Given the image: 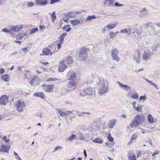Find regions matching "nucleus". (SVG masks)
Wrapping results in <instances>:
<instances>
[{"label": "nucleus", "mask_w": 160, "mask_h": 160, "mask_svg": "<svg viewBox=\"0 0 160 160\" xmlns=\"http://www.w3.org/2000/svg\"><path fill=\"white\" fill-rule=\"evenodd\" d=\"M153 54V50L152 48L151 47H148L145 51L143 54L142 58L143 60L145 61L149 59Z\"/></svg>", "instance_id": "f257e3e1"}, {"label": "nucleus", "mask_w": 160, "mask_h": 160, "mask_svg": "<svg viewBox=\"0 0 160 160\" xmlns=\"http://www.w3.org/2000/svg\"><path fill=\"white\" fill-rule=\"evenodd\" d=\"M88 54L86 49L81 48L79 52V58L80 60H85L88 58Z\"/></svg>", "instance_id": "f03ea898"}, {"label": "nucleus", "mask_w": 160, "mask_h": 160, "mask_svg": "<svg viewBox=\"0 0 160 160\" xmlns=\"http://www.w3.org/2000/svg\"><path fill=\"white\" fill-rule=\"evenodd\" d=\"M119 51L116 48H113L111 51L112 57L113 60L117 62L119 61V58L118 55Z\"/></svg>", "instance_id": "7ed1b4c3"}, {"label": "nucleus", "mask_w": 160, "mask_h": 160, "mask_svg": "<svg viewBox=\"0 0 160 160\" xmlns=\"http://www.w3.org/2000/svg\"><path fill=\"white\" fill-rule=\"evenodd\" d=\"M95 93V91L94 90L91 88H88L85 90H83L82 92L80 93V94L81 96H84L85 95H93Z\"/></svg>", "instance_id": "20e7f679"}, {"label": "nucleus", "mask_w": 160, "mask_h": 160, "mask_svg": "<svg viewBox=\"0 0 160 160\" xmlns=\"http://www.w3.org/2000/svg\"><path fill=\"white\" fill-rule=\"evenodd\" d=\"M108 83L107 82H106L104 83V85L102 87L99 89L98 92L99 94H102L107 92L108 90Z\"/></svg>", "instance_id": "39448f33"}, {"label": "nucleus", "mask_w": 160, "mask_h": 160, "mask_svg": "<svg viewBox=\"0 0 160 160\" xmlns=\"http://www.w3.org/2000/svg\"><path fill=\"white\" fill-rule=\"evenodd\" d=\"M144 117L142 115H137L135 118L134 121L137 124H140L144 120Z\"/></svg>", "instance_id": "423d86ee"}, {"label": "nucleus", "mask_w": 160, "mask_h": 160, "mask_svg": "<svg viewBox=\"0 0 160 160\" xmlns=\"http://www.w3.org/2000/svg\"><path fill=\"white\" fill-rule=\"evenodd\" d=\"M16 106L17 110L20 112L22 111L23 108L25 106V103L23 102H22L18 100L16 103Z\"/></svg>", "instance_id": "0eeeda50"}, {"label": "nucleus", "mask_w": 160, "mask_h": 160, "mask_svg": "<svg viewBox=\"0 0 160 160\" xmlns=\"http://www.w3.org/2000/svg\"><path fill=\"white\" fill-rule=\"evenodd\" d=\"M42 87L45 91L48 92H51L53 88V85L52 84L49 85L43 84Z\"/></svg>", "instance_id": "6e6552de"}, {"label": "nucleus", "mask_w": 160, "mask_h": 160, "mask_svg": "<svg viewBox=\"0 0 160 160\" xmlns=\"http://www.w3.org/2000/svg\"><path fill=\"white\" fill-rule=\"evenodd\" d=\"M8 97L6 95H4L0 98V104L4 105L8 100Z\"/></svg>", "instance_id": "1a4fd4ad"}, {"label": "nucleus", "mask_w": 160, "mask_h": 160, "mask_svg": "<svg viewBox=\"0 0 160 160\" xmlns=\"http://www.w3.org/2000/svg\"><path fill=\"white\" fill-rule=\"evenodd\" d=\"M47 0H36V4L37 6H42L46 5L48 3Z\"/></svg>", "instance_id": "9d476101"}, {"label": "nucleus", "mask_w": 160, "mask_h": 160, "mask_svg": "<svg viewBox=\"0 0 160 160\" xmlns=\"http://www.w3.org/2000/svg\"><path fill=\"white\" fill-rule=\"evenodd\" d=\"M11 29L12 31L16 32H18L20 31L21 29H22V25H17L15 26H11Z\"/></svg>", "instance_id": "9b49d317"}, {"label": "nucleus", "mask_w": 160, "mask_h": 160, "mask_svg": "<svg viewBox=\"0 0 160 160\" xmlns=\"http://www.w3.org/2000/svg\"><path fill=\"white\" fill-rule=\"evenodd\" d=\"M140 53L138 51L137 52L134 54L133 57V60L134 61H135L137 63H139L140 61Z\"/></svg>", "instance_id": "f8f14e48"}, {"label": "nucleus", "mask_w": 160, "mask_h": 160, "mask_svg": "<svg viewBox=\"0 0 160 160\" xmlns=\"http://www.w3.org/2000/svg\"><path fill=\"white\" fill-rule=\"evenodd\" d=\"M72 112L67 111L66 112H63L61 109H58V112L59 115L61 116H68L71 115Z\"/></svg>", "instance_id": "ddd939ff"}, {"label": "nucleus", "mask_w": 160, "mask_h": 160, "mask_svg": "<svg viewBox=\"0 0 160 160\" xmlns=\"http://www.w3.org/2000/svg\"><path fill=\"white\" fill-rule=\"evenodd\" d=\"M67 67V66L62 61L61 63L60 64L59 66V71L61 72H63L66 68Z\"/></svg>", "instance_id": "4468645a"}, {"label": "nucleus", "mask_w": 160, "mask_h": 160, "mask_svg": "<svg viewBox=\"0 0 160 160\" xmlns=\"http://www.w3.org/2000/svg\"><path fill=\"white\" fill-rule=\"evenodd\" d=\"M68 76H69V80H73L76 78L75 73L71 71L67 73Z\"/></svg>", "instance_id": "2eb2a0df"}, {"label": "nucleus", "mask_w": 160, "mask_h": 160, "mask_svg": "<svg viewBox=\"0 0 160 160\" xmlns=\"http://www.w3.org/2000/svg\"><path fill=\"white\" fill-rule=\"evenodd\" d=\"M116 123L117 120L115 119H113L110 120L109 122V128H113Z\"/></svg>", "instance_id": "dca6fc26"}, {"label": "nucleus", "mask_w": 160, "mask_h": 160, "mask_svg": "<svg viewBox=\"0 0 160 160\" xmlns=\"http://www.w3.org/2000/svg\"><path fill=\"white\" fill-rule=\"evenodd\" d=\"M43 55H51L52 53L50 49L48 48H45L42 50Z\"/></svg>", "instance_id": "f3484780"}, {"label": "nucleus", "mask_w": 160, "mask_h": 160, "mask_svg": "<svg viewBox=\"0 0 160 160\" xmlns=\"http://www.w3.org/2000/svg\"><path fill=\"white\" fill-rule=\"evenodd\" d=\"M76 85V82L75 81H71L68 82L67 85L68 87L71 88Z\"/></svg>", "instance_id": "a211bd4d"}, {"label": "nucleus", "mask_w": 160, "mask_h": 160, "mask_svg": "<svg viewBox=\"0 0 160 160\" xmlns=\"http://www.w3.org/2000/svg\"><path fill=\"white\" fill-rule=\"evenodd\" d=\"M33 96L35 97H37L43 99L45 97L44 93L42 92H38L35 93L33 94Z\"/></svg>", "instance_id": "6ab92c4d"}, {"label": "nucleus", "mask_w": 160, "mask_h": 160, "mask_svg": "<svg viewBox=\"0 0 160 160\" xmlns=\"http://www.w3.org/2000/svg\"><path fill=\"white\" fill-rule=\"evenodd\" d=\"M1 78L2 80L6 82H8L10 80L9 75L7 74L2 75Z\"/></svg>", "instance_id": "aec40b11"}, {"label": "nucleus", "mask_w": 160, "mask_h": 160, "mask_svg": "<svg viewBox=\"0 0 160 160\" xmlns=\"http://www.w3.org/2000/svg\"><path fill=\"white\" fill-rule=\"evenodd\" d=\"M91 113L89 112H82L80 113L78 115V116L79 117H82L83 118H84L88 115H91Z\"/></svg>", "instance_id": "412c9836"}, {"label": "nucleus", "mask_w": 160, "mask_h": 160, "mask_svg": "<svg viewBox=\"0 0 160 160\" xmlns=\"http://www.w3.org/2000/svg\"><path fill=\"white\" fill-rule=\"evenodd\" d=\"M48 14L51 15L52 22H54L56 18L55 11H53L52 13H49Z\"/></svg>", "instance_id": "4be33fe9"}, {"label": "nucleus", "mask_w": 160, "mask_h": 160, "mask_svg": "<svg viewBox=\"0 0 160 160\" xmlns=\"http://www.w3.org/2000/svg\"><path fill=\"white\" fill-rule=\"evenodd\" d=\"M67 64H71L73 62V60L72 58L70 56H68L66 58V60Z\"/></svg>", "instance_id": "5701e85b"}, {"label": "nucleus", "mask_w": 160, "mask_h": 160, "mask_svg": "<svg viewBox=\"0 0 160 160\" xmlns=\"http://www.w3.org/2000/svg\"><path fill=\"white\" fill-rule=\"evenodd\" d=\"M70 23L74 26H76L79 24L80 21L78 19L72 20L70 21Z\"/></svg>", "instance_id": "b1692460"}, {"label": "nucleus", "mask_w": 160, "mask_h": 160, "mask_svg": "<svg viewBox=\"0 0 160 160\" xmlns=\"http://www.w3.org/2000/svg\"><path fill=\"white\" fill-rule=\"evenodd\" d=\"M117 25L118 23H115L112 24H108L106 26V27L107 28V30H109L110 29H112L114 28Z\"/></svg>", "instance_id": "393cba45"}, {"label": "nucleus", "mask_w": 160, "mask_h": 160, "mask_svg": "<svg viewBox=\"0 0 160 160\" xmlns=\"http://www.w3.org/2000/svg\"><path fill=\"white\" fill-rule=\"evenodd\" d=\"M1 147L2 148L3 152H8L10 148V146H8L2 145Z\"/></svg>", "instance_id": "a878e982"}, {"label": "nucleus", "mask_w": 160, "mask_h": 160, "mask_svg": "<svg viewBox=\"0 0 160 160\" xmlns=\"http://www.w3.org/2000/svg\"><path fill=\"white\" fill-rule=\"evenodd\" d=\"M128 95L129 96H131L132 98L134 99H137L139 97L138 94L137 93H135L134 94L132 95L131 92H129Z\"/></svg>", "instance_id": "bb28decb"}, {"label": "nucleus", "mask_w": 160, "mask_h": 160, "mask_svg": "<svg viewBox=\"0 0 160 160\" xmlns=\"http://www.w3.org/2000/svg\"><path fill=\"white\" fill-rule=\"evenodd\" d=\"M92 141L94 142L101 143L102 142V140L101 138H96L92 140Z\"/></svg>", "instance_id": "cd10ccee"}, {"label": "nucleus", "mask_w": 160, "mask_h": 160, "mask_svg": "<svg viewBox=\"0 0 160 160\" xmlns=\"http://www.w3.org/2000/svg\"><path fill=\"white\" fill-rule=\"evenodd\" d=\"M114 1V0H105L104 3L107 6H109L112 5Z\"/></svg>", "instance_id": "c85d7f7f"}, {"label": "nucleus", "mask_w": 160, "mask_h": 160, "mask_svg": "<svg viewBox=\"0 0 160 160\" xmlns=\"http://www.w3.org/2000/svg\"><path fill=\"white\" fill-rule=\"evenodd\" d=\"M67 35V34L66 33H63L62 35L60 36L59 37V39H60V42L61 43H62L63 40H64V38H65Z\"/></svg>", "instance_id": "c756f323"}, {"label": "nucleus", "mask_w": 160, "mask_h": 160, "mask_svg": "<svg viewBox=\"0 0 160 160\" xmlns=\"http://www.w3.org/2000/svg\"><path fill=\"white\" fill-rule=\"evenodd\" d=\"M144 79L146 81V82H148V83H151L152 85L154 86L157 89H159L158 87V86H157L154 82L148 80L147 79L145 78H144Z\"/></svg>", "instance_id": "7c9ffc66"}, {"label": "nucleus", "mask_w": 160, "mask_h": 160, "mask_svg": "<svg viewBox=\"0 0 160 160\" xmlns=\"http://www.w3.org/2000/svg\"><path fill=\"white\" fill-rule=\"evenodd\" d=\"M148 122L149 123H153L154 122L153 118L151 114L148 115Z\"/></svg>", "instance_id": "2f4dec72"}, {"label": "nucleus", "mask_w": 160, "mask_h": 160, "mask_svg": "<svg viewBox=\"0 0 160 160\" xmlns=\"http://www.w3.org/2000/svg\"><path fill=\"white\" fill-rule=\"evenodd\" d=\"M96 18V17L95 15H92L91 16H88L86 20V21L88 22L89 20H91L92 19H95Z\"/></svg>", "instance_id": "473e14b6"}, {"label": "nucleus", "mask_w": 160, "mask_h": 160, "mask_svg": "<svg viewBox=\"0 0 160 160\" xmlns=\"http://www.w3.org/2000/svg\"><path fill=\"white\" fill-rule=\"evenodd\" d=\"M140 12H142V14H143V16H146L148 13V11L145 8H143L142 10L140 11Z\"/></svg>", "instance_id": "72a5a7b5"}, {"label": "nucleus", "mask_w": 160, "mask_h": 160, "mask_svg": "<svg viewBox=\"0 0 160 160\" xmlns=\"http://www.w3.org/2000/svg\"><path fill=\"white\" fill-rule=\"evenodd\" d=\"M118 83H119V86L122 88H125L127 89H129L130 88V87L128 85L122 84L118 82Z\"/></svg>", "instance_id": "f704fd0d"}, {"label": "nucleus", "mask_w": 160, "mask_h": 160, "mask_svg": "<svg viewBox=\"0 0 160 160\" xmlns=\"http://www.w3.org/2000/svg\"><path fill=\"white\" fill-rule=\"evenodd\" d=\"M25 33H20L16 36V38L19 39H22L25 36Z\"/></svg>", "instance_id": "c9c22d12"}, {"label": "nucleus", "mask_w": 160, "mask_h": 160, "mask_svg": "<svg viewBox=\"0 0 160 160\" xmlns=\"http://www.w3.org/2000/svg\"><path fill=\"white\" fill-rule=\"evenodd\" d=\"M152 23L151 22L146 23L144 25V27L146 28L152 27Z\"/></svg>", "instance_id": "e433bc0d"}, {"label": "nucleus", "mask_w": 160, "mask_h": 160, "mask_svg": "<svg viewBox=\"0 0 160 160\" xmlns=\"http://www.w3.org/2000/svg\"><path fill=\"white\" fill-rule=\"evenodd\" d=\"M38 30V29L37 28H33L30 30L29 32L30 34H32L37 32Z\"/></svg>", "instance_id": "4c0bfd02"}, {"label": "nucleus", "mask_w": 160, "mask_h": 160, "mask_svg": "<svg viewBox=\"0 0 160 160\" xmlns=\"http://www.w3.org/2000/svg\"><path fill=\"white\" fill-rule=\"evenodd\" d=\"M138 125L135 122H134L133 121H132L130 124V126L131 128H133L134 127H137Z\"/></svg>", "instance_id": "58836bf2"}, {"label": "nucleus", "mask_w": 160, "mask_h": 160, "mask_svg": "<svg viewBox=\"0 0 160 160\" xmlns=\"http://www.w3.org/2000/svg\"><path fill=\"white\" fill-rule=\"evenodd\" d=\"M153 51L156 52L160 50V47L159 46H156L152 48Z\"/></svg>", "instance_id": "ea45409f"}, {"label": "nucleus", "mask_w": 160, "mask_h": 160, "mask_svg": "<svg viewBox=\"0 0 160 160\" xmlns=\"http://www.w3.org/2000/svg\"><path fill=\"white\" fill-rule=\"evenodd\" d=\"M135 157V155L133 153L132 155L131 156L129 155L128 156V158L130 160H136Z\"/></svg>", "instance_id": "a19ab883"}, {"label": "nucleus", "mask_w": 160, "mask_h": 160, "mask_svg": "<svg viewBox=\"0 0 160 160\" xmlns=\"http://www.w3.org/2000/svg\"><path fill=\"white\" fill-rule=\"evenodd\" d=\"M108 138L109 140L111 142H112L114 140V138L111 136V134L110 133L108 134Z\"/></svg>", "instance_id": "79ce46f5"}, {"label": "nucleus", "mask_w": 160, "mask_h": 160, "mask_svg": "<svg viewBox=\"0 0 160 160\" xmlns=\"http://www.w3.org/2000/svg\"><path fill=\"white\" fill-rule=\"evenodd\" d=\"M76 137V135L75 134H72L71 136L69 137L68 138V140L72 141L73 139L75 138Z\"/></svg>", "instance_id": "37998d69"}, {"label": "nucleus", "mask_w": 160, "mask_h": 160, "mask_svg": "<svg viewBox=\"0 0 160 160\" xmlns=\"http://www.w3.org/2000/svg\"><path fill=\"white\" fill-rule=\"evenodd\" d=\"M137 138V135L136 133L133 134L132 136L131 140H134Z\"/></svg>", "instance_id": "c03bdc74"}, {"label": "nucleus", "mask_w": 160, "mask_h": 160, "mask_svg": "<svg viewBox=\"0 0 160 160\" xmlns=\"http://www.w3.org/2000/svg\"><path fill=\"white\" fill-rule=\"evenodd\" d=\"M147 99V97L146 95L141 96L139 98L140 101L145 100Z\"/></svg>", "instance_id": "a18cd8bd"}, {"label": "nucleus", "mask_w": 160, "mask_h": 160, "mask_svg": "<svg viewBox=\"0 0 160 160\" xmlns=\"http://www.w3.org/2000/svg\"><path fill=\"white\" fill-rule=\"evenodd\" d=\"M110 38H112L116 36L115 34L113 32H110L109 33Z\"/></svg>", "instance_id": "49530a36"}, {"label": "nucleus", "mask_w": 160, "mask_h": 160, "mask_svg": "<svg viewBox=\"0 0 160 160\" xmlns=\"http://www.w3.org/2000/svg\"><path fill=\"white\" fill-rule=\"evenodd\" d=\"M142 106H141L140 107L139 106H138L136 108V110L138 112H141L142 110Z\"/></svg>", "instance_id": "de8ad7c7"}, {"label": "nucleus", "mask_w": 160, "mask_h": 160, "mask_svg": "<svg viewBox=\"0 0 160 160\" xmlns=\"http://www.w3.org/2000/svg\"><path fill=\"white\" fill-rule=\"evenodd\" d=\"M114 5L117 7H122L123 6V4H120L118 2H116L114 3Z\"/></svg>", "instance_id": "09e8293b"}, {"label": "nucleus", "mask_w": 160, "mask_h": 160, "mask_svg": "<svg viewBox=\"0 0 160 160\" xmlns=\"http://www.w3.org/2000/svg\"><path fill=\"white\" fill-rule=\"evenodd\" d=\"M63 147L62 146H57L54 149V150L53 152L58 150V149H62Z\"/></svg>", "instance_id": "8fccbe9b"}, {"label": "nucleus", "mask_w": 160, "mask_h": 160, "mask_svg": "<svg viewBox=\"0 0 160 160\" xmlns=\"http://www.w3.org/2000/svg\"><path fill=\"white\" fill-rule=\"evenodd\" d=\"M73 14V13L72 12H69L67 14L66 16L70 18L72 17L73 16L72 15Z\"/></svg>", "instance_id": "3c124183"}, {"label": "nucleus", "mask_w": 160, "mask_h": 160, "mask_svg": "<svg viewBox=\"0 0 160 160\" xmlns=\"http://www.w3.org/2000/svg\"><path fill=\"white\" fill-rule=\"evenodd\" d=\"M78 134L80 135L79 137L80 138L81 140H84L85 138L83 135H82L81 133H79Z\"/></svg>", "instance_id": "603ef678"}, {"label": "nucleus", "mask_w": 160, "mask_h": 160, "mask_svg": "<svg viewBox=\"0 0 160 160\" xmlns=\"http://www.w3.org/2000/svg\"><path fill=\"white\" fill-rule=\"evenodd\" d=\"M120 32L122 33H127L128 32V31L127 29L125 28L124 29L121 30L120 31Z\"/></svg>", "instance_id": "864d4df0"}, {"label": "nucleus", "mask_w": 160, "mask_h": 160, "mask_svg": "<svg viewBox=\"0 0 160 160\" xmlns=\"http://www.w3.org/2000/svg\"><path fill=\"white\" fill-rule=\"evenodd\" d=\"M60 1V0H51L50 4H52L54 3L55 2H58Z\"/></svg>", "instance_id": "5fc2aeb1"}, {"label": "nucleus", "mask_w": 160, "mask_h": 160, "mask_svg": "<svg viewBox=\"0 0 160 160\" xmlns=\"http://www.w3.org/2000/svg\"><path fill=\"white\" fill-rule=\"evenodd\" d=\"M34 5V3L31 2H28L27 4L28 6V7H32Z\"/></svg>", "instance_id": "6e6d98bb"}, {"label": "nucleus", "mask_w": 160, "mask_h": 160, "mask_svg": "<svg viewBox=\"0 0 160 160\" xmlns=\"http://www.w3.org/2000/svg\"><path fill=\"white\" fill-rule=\"evenodd\" d=\"M132 27H133V26H131L130 27H129L128 28V32H129L128 34L129 35H130V34L131 33V32H132V31H132L131 28H132Z\"/></svg>", "instance_id": "4d7b16f0"}, {"label": "nucleus", "mask_w": 160, "mask_h": 160, "mask_svg": "<svg viewBox=\"0 0 160 160\" xmlns=\"http://www.w3.org/2000/svg\"><path fill=\"white\" fill-rule=\"evenodd\" d=\"M3 140L5 141V142H8L9 140V139H7V137H6V136H4L2 137V138Z\"/></svg>", "instance_id": "13d9d810"}, {"label": "nucleus", "mask_w": 160, "mask_h": 160, "mask_svg": "<svg viewBox=\"0 0 160 160\" xmlns=\"http://www.w3.org/2000/svg\"><path fill=\"white\" fill-rule=\"evenodd\" d=\"M58 80V79L57 78H49L47 80V81H56Z\"/></svg>", "instance_id": "bf43d9fd"}, {"label": "nucleus", "mask_w": 160, "mask_h": 160, "mask_svg": "<svg viewBox=\"0 0 160 160\" xmlns=\"http://www.w3.org/2000/svg\"><path fill=\"white\" fill-rule=\"evenodd\" d=\"M2 32L8 33L9 32V31L6 28H4L2 30Z\"/></svg>", "instance_id": "052dcab7"}, {"label": "nucleus", "mask_w": 160, "mask_h": 160, "mask_svg": "<svg viewBox=\"0 0 160 160\" xmlns=\"http://www.w3.org/2000/svg\"><path fill=\"white\" fill-rule=\"evenodd\" d=\"M5 72V69L3 68H2L0 69V73L1 74H2Z\"/></svg>", "instance_id": "680f3d73"}, {"label": "nucleus", "mask_w": 160, "mask_h": 160, "mask_svg": "<svg viewBox=\"0 0 160 160\" xmlns=\"http://www.w3.org/2000/svg\"><path fill=\"white\" fill-rule=\"evenodd\" d=\"M63 20L65 22H68V20H69V19L68 18H63Z\"/></svg>", "instance_id": "e2e57ef3"}, {"label": "nucleus", "mask_w": 160, "mask_h": 160, "mask_svg": "<svg viewBox=\"0 0 160 160\" xmlns=\"http://www.w3.org/2000/svg\"><path fill=\"white\" fill-rule=\"evenodd\" d=\"M22 50L24 52H26L28 51V49L26 48H23L22 49Z\"/></svg>", "instance_id": "0e129e2a"}, {"label": "nucleus", "mask_w": 160, "mask_h": 160, "mask_svg": "<svg viewBox=\"0 0 160 160\" xmlns=\"http://www.w3.org/2000/svg\"><path fill=\"white\" fill-rule=\"evenodd\" d=\"M69 25H67V26H65L62 28V30H66L69 26Z\"/></svg>", "instance_id": "69168bd1"}, {"label": "nucleus", "mask_w": 160, "mask_h": 160, "mask_svg": "<svg viewBox=\"0 0 160 160\" xmlns=\"http://www.w3.org/2000/svg\"><path fill=\"white\" fill-rule=\"evenodd\" d=\"M141 151H138L137 153V158L139 157L140 155L141 154Z\"/></svg>", "instance_id": "338daca9"}, {"label": "nucleus", "mask_w": 160, "mask_h": 160, "mask_svg": "<svg viewBox=\"0 0 160 160\" xmlns=\"http://www.w3.org/2000/svg\"><path fill=\"white\" fill-rule=\"evenodd\" d=\"M121 116L124 118H127V116L125 114H123L121 115Z\"/></svg>", "instance_id": "774afa93"}]
</instances>
